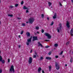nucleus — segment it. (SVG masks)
<instances>
[{"label": "nucleus", "mask_w": 73, "mask_h": 73, "mask_svg": "<svg viewBox=\"0 0 73 73\" xmlns=\"http://www.w3.org/2000/svg\"><path fill=\"white\" fill-rule=\"evenodd\" d=\"M41 70V67L39 68L38 69V72H40Z\"/></svg>", "instance_id": "nucleus-14"}, {"label": "nucleus", "mask_w": 73, "mask_h": 73, "mask_svg": "<svg viewBox=\"0 0 73 73\" xmlns=\"http://www.w3.org/2000/svg\"><path fill=\"white\" fill-rule=\"evenodd\" d=\"M70 33H71V36H73V28L71 30V31L70 32Z\"/></svg>", "instance_id": "nucleus-10"}, {"label": "nucleus", "mask_w": 73, "mask_h": 73, "mask_svg": "<svg viewBox=\"0 0 73 73\" xmlns=\"http://www.w3.org/2000/svg\"><path fill=\"white\" fill-rule=\"evenodd\" d=\"M35 55H37V53H36V52H35Z\"/></svg>", "instance_id": "nucleus-38"}, {"label": "nucleus", "mask_w": 73, "mask_h": 73, "mask_svg": "<svg viewBox=\"0 0 73 73\" xmlns=\"http://www.w3.org/2000/svg\"><path fill=\"white\" fill-rule=\"evenodd\" d=\"M23 33H24V31H21V35H22V34H23Z\"/></svg>", "instance_id": "nucleus-26"}, {"label": "nucleus", "mask_w": 73, "mask_h": 73, "mask_svg": "<svg viewBox=\"0 0 73 73\" xmlns=\"http://www.w3.org/2000/svg\"><path fill=\"white\" fill-rule=\"evenodd\" d=\"M1 44H0V45Z\"/></svg>", "instance_id": "nucleus-61"}, {"label": "nucleus", "mask_w": 73, "mask_h": 73, "mask_svg": "<svg viewBox=\"0 0 73 73\" xmlns=\"http://www.w3.org/2000/svg\"><path fill=\"white\" fill-rule=\"evenodd\" d=\"M69 44V41H68L66 43V45H68Z\"/></svg>", "instance_id": "nucleus-23"}, {"label": "nucleus", "mask_w": 73, "mask_h": 73, "mask_svg": "<svg viewBox=\"0 0 73 73\" xmlns=\"http://www.w3.org/2000/svg\"><path fill=\"white\" fill-rule=\"evenodd\" d=\"M59 25L60 27H58L57 29V30L58 33H60V31H61V28H62V26L61 25V23H60Z\"/></svg>", "instance_id": "nucleus-3"}, {"label": "nucleus", "mask_w": 73, "mask_h": 73, "mask_svg": "<svg viewBox=\"0 0 73 73\" xmlns=\"http://www.w3.org/2000/svg\"><path fill=\"white\" fill-rule=\"evenodd\" d=\"M0 24H1V21H0Z\"/></svg>", "instance_id": "nucleus-57"}, {"label": "nucleus", "mask_w": 73, "mask_h": 73, "mask_svg": "<svg viewBox=\"0 0 73 73\" xmlns=\"http://www.w3.org/2000/svg\"><path fill=\"white\" fill-rule=\"evenodd\" d=\"M29 21L30 24H32L34 21V18H31L29 20Z\"/></svg>", "instance_id": "nucleus-4"}, {"label": "nucleus", "mask_w": 73, "mask_h": 73, "mask_svg": "<svg viewBox=\"0 0 73 73\" xmlns=\"http://www.w3.org/2000/svg\"><path fill=\"white\" fill-rule=\"evenodd\" d=\"M72 61H73V58H71L70 60V62H72Z\"/></svg>", "instance_id": "nucleus-20"}, {"label": "nucleus", "mask_w": 73, "mask_h": 73, "mask_svg": "<svg viewBox=\"0 0 73 73\" xmlns=\"http://www.w3.org/2000/svg\"><path fill=\"white\" fill-rule=\"evenodd\" d=\"M51 68H52V66H49V69H51Z\"/></svg>", "instance_id": "nucleus-34"}, {"label": "nucleus", "mask_w": 73, "mask_h": 73, "mask_svg": "<svg viewBox=\"0 0 73 73\" xmlns=\"http://www.w3.org/2000/svg\"><path fill=\"white\" fill-rule=\"evenodd\" d=\"M55 57H56V58H58V56H57V55L56 56H55Z\"/></svg>", "instance_id": "nucleus-42"}, {"label": "nucleus", "mask_w": 73, "mask_h": 73, "mask_svg": "<svg viewBox=\"0 0 73 73\" xmlns=\"http://www.w3.org/2000/svg\"><path fill=\"white\" fill-rule=\"evenodd\" d=\"M47 20H49V17H47Z\"/></svg>", "instance_id": "nucleus-45"}, {"label": "nucleus", "mask_w": 73, "mask_h": 73, "mask_svg": "<svg viewBox=\"0 0 73 73\" xmlns=\"http://www.w3.org/2000/svg\"><path fill=\"white\" fill-rule=\"evenodd\" d=\"M8 16H9L10 17H13V15L9 14L8 15Z\"/></svg>", "instance_id": "nucleus-18"}, {"label": "nucleus", "mask_w": 73, "mask_h": 73, "mask_svg": "<svg viewBox=\"0 0 73 73\" xmlns=\"http://www.w3.org/2000/svg\"><path fill=\"white\" fill-rule=\"evenodd\" d=\"M33 51V50L31 49V51L30 52V53H32Z\"/></svg>", "instance_id": "nucleus-39"}, {"label": "nucleus", "mask_w": 73, "mask_h": 73, "mask_svg": "<svg viewBox=\"0 0 73 73\" xmlns=\"http://www.w3.org/2000/svg\"><path fill=\"white\" fill-rule=\"evenodd\" d=\"M21 46L20 45H18V47L20 48Z\"/></svg>", "instance_id": "nucleus-51"}, {"label": "nucleus", "mask_w": 73, "mask_h": 73, "mask_svg": "<svg viewBox=\"0 0 73 73\" xmlns=\"http://www.w3.org/2000/svg\"><path fill=\"white\" fill-rule=\"evenodd\" d=\"M27 42H31V40L29 39H27Z\"/></svg>", "instance_id": "nucleus-17"}, {"label": "nucleus", "mask_w": 73, "mask_h": 73, "mask_svg": "<svg viewBox=\"0 0 73 73\" xmlns=\"http://www.w3.org/2000/svg\"><path fill=\"white\" fill-rule=\"evenodd\" d=\"M57 15H56V13H55L54 16L53 17L54 19H55L56 18Z\"/></svg>", "instance_id": "nucleus-13"}, {"label": "nucleus", "mask_w": 73, "mask_h": 73, "mask_svg": "<svg viewBox=\"0 0 73 73\" xmlns=\"http://www.w3.org/2000/svg\"><path fill=\"white\" fill-rule=\"evenodd\" d=\"M42 33H44V30H43V29H42V31H41Z\"/></svg>", "instance_id": "nucleus-31"}, {"label": "nucleus", "mask_w": 73, "mask_h": 73, "mask_svg": "<svg viewBox=\"0 0 73 73\" xmlns=\"http://www.w3.org/2000/svg\"><path fill=\"white\" fill-rule=\"evenodd\" d=\"M14 69V68L13 66H11V68L10 69V72H12V70Z\"/></svg>", "instance_id": "nucleus-11"}, {"label": "nucleus", "mask_w": 73, "mask_h": 73, "mask_svg": "<svg viewBox=\"0 0 73 73\" xmlns=\"http://www.w3.org/2000/svg\"><path fill=\"white\" fill-rule=\"evenodd\" d=\"M9 7H10L11 8H13L14 7L13 6L11 5Z\"/></svg>", "instance_id": "nucleus-33"}, {"label": "nucleus", "mask_w": 73, "mask_h": 73, "mask_svg": "<svg viewBox=\"0 0 73 73\" xmlns=\"http://www.w3.org/2000/svg\"><path fill=\"white\" fill-rule=\"evenodd\" d=\"M64 57V56H63V57Z\"/></svg>", "instance_id": "nucleus-59"}, {"label": "nucleus", "mask_w": 73, "mask_h": 73, "mask_svg": "<svg viewBox=\"0 0 73 73\" xmlns=\"http://www.w3.org/2000/svg\"><path fill=\"white\" fill-rule=\"evenodd\" d=\"M28 62L29 64H31L32 62V58L31 57H30Z\"/></svg>", "instance_id": "nucleus-5"}, {"label": "nucleus", "mask_w": 73, "mask_h": 73, "mask_svg": "<svg viewBox=\"0 0 73 73\" xmlns=\"http://www.w3.org/2000/svg\"><path fill=\"white\" fill-rule=\"evenodd\" d=\"M32 36H31V38H30L29 39H30V40H31V39H32Z\"/></svg>", "instance_id": "nucleus-43"}, {"label": "nucleus", "mask_w": 73, "mask_h": 73, "mask_svg": "<svg viewBox=\"0 0 73 73\" xmlns=\"http://www.w3.org/2000/svg\"><path fill=\"white\" fill-rule=\"evenodd\" d=\"M46 36L48 37V38L49 39L52 38V36L50 35L48 33H45L44 34Z\"/></svg>", "instance_id": "nucleus-2"}, {"label": "nucleus", "mask_w": 73, "mask_h": 73, "mask_svg": "<svg viewBox=\"0 0 73 73\" xmlns=\"http://www.w3.org/2000/svg\"><path fill=\"white\" fill-rule=\"evenodd\" d=\"M71 52V50H70V53Z\"/></svg>", "instance_id": "nucleus-54"}, {"label": "nucleus", "mask_w": 73, "mask_h": 73, "mask_svg": "<svg viewBox=\"0 0 73 73\" xmlns=\"http://www.w3.org/2000/svg\"><path fill=\"white\" fill-rule=\"evenodd\" d=\"M23 4H24V2L23 1H22L21 2V5H23Z\"/></svg>", "instance_id": "nucleus-28"}, {"label": "nucleus", "mask_w": 73, "mask_h": 73, "mask_svg": "<svg viewBox=\"0 0 73 73\" xmlns=\"http://www.w3.org/2000/svg\"><path fill=\"white\" fill-rule=\"evenodd\" d=\"M51 53H52V52H48V54H49V55H50V54H51Z\"/></svg>", "instance_id": "nucleus-40"}, {"label": "nucleus", "mask_w": 73, "mask_h": 73, "mask_svg": "<svg viewBox=\"0 0 73 73\" xmlns=\"http://www.w3.org/2000/svg\"><path fill=\"white\" fill-rule=\"evenodd\" d=\"M53 24H54V22H53V21H52L51 23V25H53Z\"/></svg>", "instance_id": "nucleus-30"}, {"label": "nucleus", "mask_w": 73, "mask_h": 73, "mask_svg": "<svg viewBox=\"0 0 73 73\" xmlns=\"http://www.w3.org/2000/svg\"><path fill=\"white\" fill-rule=\"evenodd\" d=\"M27 23H29V22H28V21H27L26 22Z\"/></svg>", "instance_id": "nucleus-55"}, {"label": "nucleus", "mask_w": 73, "mask_h": 73, "mask_svg": "<svg viewBox=\"0 0 73 73\" xmlns=\"http://www.w3.org/2000/svg\"><path fill=\"white\" fill-rule=\"evenodd\" d=\"M26 44L27 45H29V42H27Z\"/></svg>", "instance_id": "nucleus-29"}, {"label": "nucleus", "mask_w": 73, "mask_h": 73, "mask_svg": "<svg viewBox=\"0 0 73 73\" xmlns=\"http://www.w3.org/2000/svg\"><path fill=\"white\" fill-rule=\"evenodd\" d=\"M23 9H28V8L27 7H26V6H24L23 7Z\"/></svg>", "instance_id": "nucleus-16"}, {"label": "nucleus", "mask_w": 73, "mask_h": 73, "mask_svg": "<svg viewBox=\"0 0 73 73\" xmlns=\"http://www.w3.org/2000/svg\"><path fill=\"white\" fill-rule=\"evenodd\" d=\"M66 25L68 28H69V27H70V25H69V21H67Z\"/></svg>", "instance_id": "nucleus-7"}, {"label": "nucleus", "mask_w": 73, "mask_h": 73, "mask_svg": "<svg viewBox=\"0 0 73 73\" xmlns=\"http://www.w3.org/2000/svg\"><path fill=\"white\" fill-rule=\"evenodd\" d=\"M45 59L46 60H51V59H52V58L50 57H46Z\"/></svg>", "instance_id": "nucleus-12"}, {"label": "nucleus", "mask_w": 73, "mask_h": 73, "mask_svg": "<svg viewBox=\"0 0 73 73\" xmlns=\"http://www.w3.org/2000/svg\"><path fill=\"white\" fill-rule=\"evenodd\" d=\"M33 41L35 40H38V38H37V36H34L33 37Z\"/></svg>", "instance_id": "nucleus-6"}, {"label": "nucleus", "mask_w": 73, "mask_h": 73, "mask_svg": "<svg viewBox=\"0 0 73 73\" xmlns=\"http://www.w3.org/2000/svg\"><path fill=\"white\" fill-rule=\"evenodd\" d=\"M26 35H27V37H31V34H30V33L29 32H27L26 33Z\"/></svg>", "instance_id": "nucleus-8"}, {"label": "nucleus", "mask_w": 73, "mask_h": 73, "mask_svg": "<svg viewBox=\"0 0 73 73\" xmlns=\"http://www.w3.org/2000/svg\"><path fill=\"white\" fill-rule=\"evenodd\" d=\"M19 6V4H16L15 5V7H18V6Z\"/></svg>", "instance_id": "nucleus-25"}, {"label": "nucleus", "mask_w": 73, "mask_h": 73, "mask_svg": "<svg viewBox=\"0 0 73 73\" xmlns=\"http://www.w3.org/2000/svg\"><path fill=\"white\" fill-rule=\"evenodd\" d=\"M29 12V11H28V10H27L26 11V13H28V12Z\"/></svg>", "instance_id": "nucleus-46"}, {"label": "nucleus", "mask_w": 73, "mask_h": 73, "mask_svg": "<svg viewBox=\"0 0 73 73\" xmlns=\"http://www.w3.org/2000/svg\"><path fill=\"white\" fill-rule=\"evenodd\" d=\"M46 41H49V40H45Z\"/></svg>", "instance_id": "nucleus-47"}, {"label": "nucleus", "mask_w": 73, "mask_h": 73, "mask_svg": "<svg viewBox=\"0 0 73 73\" xmlns=\"http://www.w3.org/2000/svg\"><path fill=\"white\" fill-rule=\"evenodd\" d=\"M1 3V1L0 0V3Z\"/></svg>", "instance_id": "nucleus-58"}, {"label": "nucleus", "mask_w": 73, "mask_h": 73, "mask_svg": "<svg viewBox=\"0 0 73 73\" xmlns=\"http://www.w3.org/2000/svg\"><path fill=\"white\" fill-rule=\"evenodd\" d=\"M48 4H49V5H48L49 7H50V5H52V3L49 2H48Z\"/></svg>", "instance_id": "nucleus-15"}, {"label": "nucleus", "mask_w": 73, "mask_h": 73, "mask_svg": "<svg viewBox=\"0 0 73 73\" xmlns=\"http://www.w3.org/2000/svg\"><path fill=\"white\" fill-rule=\"evenodd\" d=\"M35 29L37 30H38V29H39V27H36Z\"/></svg>", "instance_id": "nucleus-22"}, {"label": "nucleus", "mask_w": 73, "mask_h": 73, "mask_svg": "<svg viewBox=\"0 0 73 73\" xmlns=\"http://www.w3.org/2000/svg\"><path fill=\"white\" fill-rule=\"evenodd\" d=\"M19 38H21V37L20 35H19Z\"/></svg>", "instance_id": "nucleus-50"}, {"label": "nucleus", "mask_w": 73, "mask_h": 73, "mask_svg": "<svg viewBox=\"0 0 73 73\" xmlns=\"http://www.w3.org/2000/svg\"><path fill=\"white\" fill-rule=\"evenodd\" d=\"M38 46H41V47H42V44H41V43H40V42H38Z\"/></svg>", "instance_id": "nucleus-9"}, {"label": "nucleus", "mask_w": 73, "mask_h": 73, "mask_svg": "<svg viewBox=\"0 0 73 73\" xmlns=\"http://www.w3.org/2000/svg\"><path fill=\"white\" fill-rule=\"evenodd\" d=\"M58 46V44H54V46L55 47H57V46Z\"/></svg>", "instance_id": "nucleus-19"}, {"label": "nucleus", "mask_w": 73, "mask_h": 73, "mask_svg": "<svg viewBox=\"0 0 73 73\" xmlns=\"http://www.w3.org/2000/svg\"><path fill=\"white\" fill-rule=\"evenodd\" d=\"M8 62H10V59H9V58L8 60Z\"/></svg>", "instance_id": "nucleus-37"}, {"label": "nucleus", "mask_w": 73, "mask_h": 73, "mask_svg": "<svg viewBox=\"0 0 73 73\" xmlns=\"http://www.w3.org/2000/svg\"><path fill=\"white\" fill-rule=\"evenodd\" d=\"M71 1L72 3H73V0H71Z\"/></svg>", "instance_id": "nucleus-53"}, {"label": "nucleus", "mask_w": 73, "mask_h": 73, "mask_svg": "<svg viewBox=\"0 0 73 73\" xmlns=\"http://www.w3.org/2000/svg\"><path fill=\"white\" fill-rule=\"evenodd\" d=\"M42 73H45V72H44V70H42Z\"/></svg>", "instance_id": "nucleus-48"}, {"label": "nucleus", "mask_w": 73, "mask_h": 73, "mask_svg": "<svg viewBox=\"0 0 73 73\" xmlns=\"http://www.w3.org/2000/svg\"><path fill=\"white\" fill-rule=\"evenodd\" d=\"M22 26L23 27H25V23H23L22 24Z\"/></svg>", "instance_id": "nucleus-27"}, {"label": "nucleus", "mask_w": 73, "mask_h": 73, "mask_svg": "<svg viewBox=\"0 0 73 73\" xmlns=\"http://www.w3.org/2000/svg\"><path fill=\"white\" fill-rule=\"evenodd\" d=\"M55 67L57 70H59L60 69V65L58 62H55Z\"/></svg>", "instance_id": "nucleus-1"}, {"label": "nucleus", "mask_w": 73, "mask_h": 73, "mask_svg": "<svg viewBox=\"0 0 73 73\" xmlns=\"http://www.w3.org/2000/svg\"><path fill=\"white\" fill-rule=\"evenodd\" d=\"M12 70L13 71V72H15V70H14V69H13V70Z\"/></svg>", "instance_id": "nucleus-44"}, {"label": "nucleus", "mask_w": 73, "mask_h": 73, "mask_svg": "<svg viewBox=\"0 0 73 73\" xmlns=\"http://www.w3.org/2000/svg\"><path fill=\"white\" fill-rule=\"evenodd\" d=\"M63 1H65V0H63Z\"/></svg>", "instance_id": "nucleus-60"}, {"label": "nucleus", "mask_w": 73, "mask_h": 73, "mask_svg": "<svg viewBox=\"0 0 73 73\" xmlns=\"http://www.w3.org/2000/svg\"><path fill=\"white\" fill-rule=\"evenodd\" d=\"M59 4L61 6H62V4H61V3L60 2L59 3Z\"/></svg>", "instance_id": "nucleus-41"}, {"label": "nucleus", "mask_w": 73, "mask_h": 73, "mask_svg": "<svg viewBox=\"0 0 73 73\" xmlns=\"http://www.w3.org/2000/svg\"><path fill=\"white\" fill-rule=\"evenodd\" d=\"M65 66H67V64H65Z\"/></svg>", "instance_id": "nucleus-52"}, {"label": "nucleus", "mask_w": 73, "mask_h": 73, "mask_svg": "<svg viewBox=\"0 0 73 73\" xmlns=\"http://www.w3.org/2000/svg\"><path fill=\"white\" fill-rule=\"evenodd\" d=\"M36 55H34L33 56V58H36Z\"/></svg>", "instance_id": "nucleus-35"}, {"label": "nucleus", "mask_w": 73, "mask_h": 73, "mask_svg": "<svg viewBox=\"0 0 73 73\" xmlns=\"http://www.w3.org/2000/svg\"><path fill=\"white\" fill-rule=\"evenodd\" d=\"M42 59H44V58H43V57H41L40 58V60H42Z\"/></svg>", "instance_id": "nucleus-24"}, {"label": "nucleus", "mask_w": 73, "mask_h": 73, "mask_svg": "<svg viewBox=\"0 0 73 73\" xmlns=\"http://www.w3.org/2000/svg\"><path fill=\"white\" fill-rule=\"evenodd\" d=\"M62 53H63V51H61V52L60 53V54H62Z\"/></svg>", "instance_id": "nucleus-36"}, {"label": "nucleus", "mask_w": 73, "mask_h": 73, "mask_svg": "<svg viewBox=\"0 0 73 73\" xmlns=\"http://www.w3.org/2000/svg\"><path fill=\"white\" fill-rule=\"evenodd\" d=\"M37 33H39V32H37Z\"/></svg>", "instance_id": "nucleus-56"}, {"label": "nucleus", "mask_w": 73, "mask_h": 73, "mask_svg": "<svg viewBox=\"0 0 73 73\" xmlns=\"http://www.w3.org/2000/svg\"><path fill=\"white\" fill-rule=\"evenodd\" d=\"M44 14H42L41 15V17L42 18H44Z\"/></svg>", "instance_id": "nucleus-21"}, {"label": "nucleus", "mask_w": 73, "mask_h": 73, "mask_svg": "<svg viewBox=\"0 0 73 73\" xmlns=\"http://www.w3.org/2000/svg\"><path fill=\"white\" fill-rule=\"evenodd\" d=\"M17 19H18V20H20V19H21V18H17Z\"/></svg>", "instance_id": "nucleus-49"}, {"label": "nucleus", "mask_w": 73, "mask_h": 73, "mask_svg": "<svg viewBox=\"0 0 73 73\" xmlns=\"http://www.w3.org/2000/svg\"><path fill=\"white\" fill-rule=\"evenodd\" d=\"M49 46H45V48H49Z\"/></svg>", "instance_id": "nucleus-32"}]
</instances>
